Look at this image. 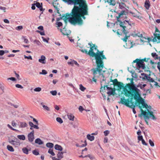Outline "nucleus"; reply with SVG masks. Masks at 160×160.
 Listing matches in <instances>:
<instances>
[{"mask_svg": "<svg viewBox=\"0 0 160 160\" xmlns=\"http://www.w3.org/2000/svg\"><path fill=\"white\" fill-rule=\"evenodd\" d=\"M35 142L39 145H41L43 144V142L39 138H37L35 140Z\"/></svg>", "mask_w": 160, "mask_h": 160, "instance_id": "obj_26", "label": "nucleus"}, {"mask_svg": "<svg viewBox=\"0 0 160 160\" xmlns=\"http://www.w3.org/2000/svg\"><path fill=\"white\" fill-rule=\"evenodd\" d=\"M30 150H28L27 148H23L22 149V151L23 152L26 154H28V151Z\"/></svg>", "mask_w": 160, "mask_h": 160, "instance_id": "obj_33", "label": "nucleus"}, {"mask_svg": "<svg viewBox=\"0 0 160 160\" xmlns=\"http://www.w3.org/2000/svg\"><path fill=\"white\" fill-rule=\"evenodd\" d=\"M48 152L51 154L52 156H54L55 155V154L53 151V150L51 149H49L48 151Z\"/></svg>", "mask_w": 160, "mask_h": 160, "instance_id": "obj_43", "label": "nucleus"}, {"mask_svg": "<svg viewBox=\"0 0 160 160\" xmlns=\"http://www.w3.org/2000/svg\"><path fill=\"white\" fill-rule=\"evenodd\" d=\"M79 110L81 112H82L83 110H84L82 106H80L78 108Z\"/></svg>", "mask_w": 160, "mask_h": 160, "instance_id": "obj_64", "label": "nucleus"}, {"mask_svg": "<svg viewBox=\"0 0 160 160\" xmlns=\"http://www.w3.org/2000/svg\"><path fill=\"white\" fill-rule=\"evenodd\" d=\"M47 73V71L45 70H42V72H39V74H43V75H45Z\"/></svg>", "mask_w": 160, "mask_h": 160, "instance_id": "obj_45", "label": "nucleus"}, {"mask_svg": "<svg viewBox=\"0 0 160 160\" xmlns=\"http://www.w3.org/2000/svg\"><path fill=\"white\" fill-rule=\"evenodd\" d=\"M118 87V91H120L122 89H123V88L125 86H124V84L122 82H119L116 85Z\"/></svg>", "mask_w": 160, "mask_h": 160, "instance_id": "obj_16", "label": "nucleus"}, {"mask_svg": "<svg viewBox=\"0 0 160 160\" xmlns=\"http://www.w3.org/2000/svg\"><path fill=\"white\" fill-rule=\"evenodd\" d=\"M129 80H130V83L126 84V85L125 86L123 89L125 88H128V89H129L133 87H136L134 85V82H133V79L132 78L131 79H130Z\"/></svg>", "mask_w": 160, "mask_h": 160, "instance_id": "obj_12", "label": "nucleus"}, {"mask_svg": "<svg viewBox=\"0 0 160 160\" xmlns=\"http://www.w3.org/2000/svg\"><path fill=\"white\" fill-rule=\"evenodd\" d=\"M63 152H59L57 154V157L59 159L62 158H63Z\"/></svg>", "mask_w": 160, "mask_h": 160, "instance_id": "obj_28", "label": "nucleus"}, {"mask_svg": "<svg viewBox=\"0 0 160 160\" xmlns=\"http://www.w3.org/2000/svg\"><path fill=\"white\" fill-rule=\"evenodd\" d=\"M55 149L56 150H58L60 151L62 150V148L60 145L58 144H56L54 146Z\"/></svg>", "mask_w": 160, "mask_h": 160, "instance_id": "obj_22", "label": "nucleus"}, {"mask_svg": "<svg viewBox=\"0 0 160 160\" xmlns=\"http://www.w3.org/2000/svg\"><path fill=\"white\" fill-rule=\"evenodd\" d=\"M15 86L17 88H22V89L23 88V87L22 85H21L20 84H16L15 85Z\"/></svg>", "mask_w": 160, "mask_h": 160, "instance_id": "obj_59", "label": "nucleus"}, {"mask_svg": "<svg viewBox=\"0 0 160 160\" xmlns=\"http://www.w3.org/2000/svg\"><path fill=\"white\" fill-rule=\"evenodd\" d=\"M151 55L154 59H158L159 58V57L158 56V55L155 52L152 53H151Z\"/></svg>", "mask_w": 160, "mask_h": 160, "instance_id": "obj_24", "label": "nucleus"}, {"mask_svg": "<svg viewBox=\"0 0 160 160\" xmlns=\"http://www.w3.org/2000/svg\"><path fill=\"white\" fill-rule=\"evenodd\" d=\"M142 76H143L144 77L142 78L143 79L145 80L147 79L148 77H149V76H148L146 74L142 73Z\"/></svg>", "mask_w": 160, "mask_h": 160, "instance_id": "obj_41", "label": "nucleus"}, {"mask_svg": "<svg viewBox=\"0 0 160 160\" xmlns=\"http://www.w3.org/2000/svg\"><path fill=\"white\" fill-rule=\"evenodd\" d=\"M17 137L21 140H24L25 139V137L24 135H18L17 136Z\"/></svg>", "mask_w": 160, "mask_h": 160, "instance_id": "obj_30", "label": "nucleus"}, {"mask_svg": "<svg viewBox=\"0 0 160 160\" xmlns=\"http://www.w3.org/2000/svg\"><path fill=\"white\" fill-rule=\"evenodd\" d=\"M8 80H11L12 81H15L16 80V78H15L13 77H11V78H8L7 79Z\"/></svg>", "mask_w": 160, "mask_h": 160, "instance_id": "obj_63", "label": "nucleus"}, {"mask_svg": "<svg viewBox=\"0 0 160 160\" xmlns=\"http://www.w3.org/2000/svg\"><path fill=\"white\" fill-rule=\"evenodd\" d=\"M103 51L100 52L98 49H97L95 56L96 61L98 63H99V64L104 63L102 61L103 59H106V58L103 54Z\"/></svg>", "mask_w": 160, "mask_h": 160, "instance_id": "obj_5", "label": "nucleus"}, {"mask_svg": "<svg viewBox=\"0 0 160 160\" xmlns=\"http://www.w3.org/2000/svg\"><path fill=\"white\" fill-rule=\"evenodd\" d=\"M46 146L48 148H52L53 147L54 145L52 143L48 142L46 144Z\"/></svg>", "mask_w": 160, "mask_h": 160, "instance_id": "obj_34", "label": "nucleus"}, {"mask_svg": "<svg viewBox=\"0 0 160 160\" xmlns=\"http://www.w3.org/2000/svg\"><path fill=\"white\" fill-rule=\"evenodd\" d=\"M56 24L57 25H58V27H59L61 26L62 25V23L59 22H56Z\"/></svg>", "mask_w": 160, "mask_h": 160, "instance_id": "obj_49", "label": "nucleus"}, {"mask_svg": "<svg viewBox=\"0 0 160 160\" xmlns=\"http://www.w3.org/2000/svg\"><path fill=\"white\" fill-rule=\"evenodd\" d=\"M8 142H9L12 145L15 146L17 142L15 141L14 140H12L11 139L9 138H8Z\"/></svg>", "mask_w": 160, "mask_h": 160, "instance_id": "obj_29", "label": "nucleus"}, {"mask_svg": "<svg viewBox=\"0 0 160 160\" xmlns=\"http://www.w3.org/2000/svg\"><path fill=\"white\" fill-rule=\"evenodd\" d=\"M79 86V89L81 91L83 92L86 89V88L84 87L82 84H80Z\"/></svg>", "mask_w": 160, "mask_h": 160, "instance_id": "obj_36", "label": "nucleus"}, {"mask_svg": "<svg viewBox=\"0 0 160 160\" xmlns=\"http://www.w3.org/2000/svg\"><path fill=\"white\" fill-rule=\"evenodd\" d=\"M22 39L24 40V42L25 43H28L29 42L28 39L25 38V37L24 36L22 37Z\"/></svg>", "mask_w": 160, "mask_h": 160, "instance_id": "obj_42", "label": "nucleus"}, {"mask_svg": "<svg viewBox=\"0 0 160 160\" xmlns=\"http://www.w3.org/2000/svg\"><path fill=\"white\" fill-rule=\"evenodd\" d=\"M34 90L36 92H40L41 90V88L39 87L36 88L34 89Z\"/></svg>", "mask_w": 160, "mask_h": 160, "instance_id": "obj_54", "label": "nucleus"}, {"mask_svg": "<svg viewBox=\"0 0 160 160\" xmlns=\"http://www.w3.org/2000/svg\"><path fill=\"white\" fill-rule=\"evenodd\" d=\"M119 101L118 102L119 104H121L132 109L133 113L135 114L136 112L135 108L138 107L140 109L141 113L139 115V117L143 116L145 119L151 118L153 120H156L157 118L154 115L153 110L154 111L150 105H148L145 103L144 101Z\"/></svg>", "mask_w": 160, "mask_h": 160, "instance_id": "obj_2", "label": "nucleus"}, {"mask_svg": "<svg viewBox=\"0 0 160 160\" xmlns=\"http://www.w3.org/2000/svg\"><path fill=\"white\" fill-rule=\"evenodd\" d=\"M45 59L46 58L45 56L42 55L41 57V58L39 59L38 61L42 63L45 64L46 63Z\"/></svg>", "mask_w": 160, "mask_h": 160, "instance_id": "obj_19", "label": "nucleus"}, {"mask_svg": "<svg viewBox=\"0 0 160 160\" xmlns=\"http://www.w3.org/2000/svg\"><path fill=\"white\" fill-rule=\"evenodd\" d=\"M111 81L113 82V85L114 86H116V84H117L119 82L118 81L117 79H115L113 80H111Z\"/></svg>", "mask_w": 160, "mask_h": 160, "instance_id": "obj_35", "label": "nucleus"}, {"mask_svg": "<svg viewBox=\"0 0 160 160\" xmlns=\"http://www.w3.org/2000/svg\"><path fill=\"white\" fill-rule=\"evenodd\" d=\"M154 37H152V39H151V40L153 42L155 43H160V32L157 28H155V33L154 34Z\"/></svg>", "mask_w": 160, "mask_h": 160, "instance_id": "obj_6", "label": "nucleus"}, {"mask_svg": "<svg viewBox=\"0 0 160 160\" xmlns=\"http://www.w3.org/2000/svg\"><path fill=\"white\" fill-rule=\"evenodd\" d=\"M68 118L69 120L72 121H73L74 118V115L71 113H68L67 114Z\"/></svg>", "mask_w": 160, "mask_h": 160, "instance_id": "obj_20", "label": "nucleus"}, {"mask_svg": "<svg viewBox=\"0 0 160 160\" xmlns=\"http://www.w3.org/2000/svg\"><path fill=\"white\" fill-rule=\"evenodd\" d=\"M150 5V2L149 1L146 0L145 1L144 4V6L148 10L149 9Z\"/></svg>", "mask_w": 160, "mask_h": 160, "instance_id": "obj_21", "label": "nucleus"}, {"mask_svg": "<svg viewBox=\"0 0 160 160\" xmlns=\"http://www.w3.org/2000/svg\"><path fill=\"white\" fill-rule=\"evenodd\" d=\"M72 12L71 13L69 14L68 13H67L66 14V15H63L62 17L60 18H57V22L58 21H59L60 19H62V18H63V19L65 21H66V20L69 19V21H70V18L72 17L71 15ZM70 22V21H69Z\"/></svg>", "mask_w": 160, "mask_h": 160, "instance_id": "obj_11", "label": "nucleus"}, {"mask_svg": "<svg viewBox=\"0 0 160 160\" xmlns=\"http://www.w3.org/2000/svg\"><path fill=\"white\" fill-rule=\"evenodd\" d=\"M68 64L71 65L72 66H73L74 64L78 66H79V64H78L77 62L74 60H71V61L68 62Z\"/></svg>", "mask_w": 160, "mask_h": 160, "instance_id": "obj_18", "label": "nucleus"}, {"mask_svg": "<svg viewBox=\"0 0 160 160\" xmlns=\"http://www.w3.org/2000/svg\"><path fill=\"white\" fill-rule=\"evenodd\" d=\"M105 1L109 3L110 5L114 6L116 4L115 0H105Z\"/></svg>", "mask_w": 160, "mask_h": 160, "instance_id": "obj_23", "label": "nucleus"}, {"mask_svg": "<svg viewBox=\"0 0 160 160\" xmlns=\"http://www.w3.org/2000/svg\"><path fill=\"white\" fill-rule=\"evenodd\" d=\"M57 121L59 122L60 124H61L63 122V121L62 119L58 117L56 118Z\"/></svg>", "mask_w": 160, "mask_h": 160, "instance_id": "obj_39", "label": "nucleus"}, {"mask_svg": "<svg viewBox=\"0 0 160 160\" xmlns=\"http://www.w3.org/2000/svg\"><path fill=\"white\" fill-rule=\"evenodd\" d=\"M87 137L88 139L90 141H92L94 139V137L93 136H91V135L88 134L87 135Z\"/></svg>", "mask_w": 160, "mask_h": 160, "instance_id": "obj_27", "label": "nucleus"}, {"mask_svg": "<svg viewBox=\"0 0 160 160\" xmlns=\"http://www.w3.org/2000/svg\"><path fill=\"white\" fill-rule=\"evenodd\" d=\"M20 127L21 128H25L28 126L27 124L25 122H20Z\"/></svg>", "mask_w": 160, "mask_h": 160, "instance_id": "obj_25", "label": "nucleus"}, {"mask_svg": "<svg viewBox=\"0 0 160 160\" xmlns=\"http://www.w3.org/2000/svg\"><path fill=\"white\" fill-rule=\"evenodd\" d=\"M34 131L33 130L31 132L29 133L28 135V141L30 142H32L33 141L34 138Z\"/></svg>", "mask_w": 160, "mask_h": 160, "instance_id": "obj_13", "label": "nucleus"}, {"mask_svg": "<svg viewBox=\"0 0 160 160\" xmlns=\"http://www.w3.org/2000/svg\"><path fill=\"white\" fill-rule=\"evenodd\" d=\"M135 36H137L139 38H142L143 35L142 33H141L140 32H138L135 34Z\"/></svg>", "mask_w": 160, "mask_h": 160, "instance_id": "obj_40", "label": "nucleus"}, {"mask_svg": "<svg viewBox=\"0 0 160 160\" xmlns=\"http://www.w3.org/2000/svg\"><path fill=\"white\" fill-rule=\"evenodd\" d=\"M128 44H130V47L129 48H131L133 47V45L132 44V43L130 41H128Z\"/></svg>", "mask_w": 160, "mask_h": 160, "instance_id": "obj_57", "label": "nucleus"}, {"mask_svg": "<svg viewBox=\"0 0 160 160\" xmlns=\"http://www.w3.org/2000/svg\"><path fill=\"white\" fill-rule=\"evenodd\" d=\"M35 5H36V7L38 8H41V6H42L40 3L39 2H37L35 4Z\"/></svg>", "mask_w": 160, "mask_h": 160, "instance_id": "obj_56", "label": "nucleus"}, {"mask_svg": "<svg viewBox=\"0 0 160 160\" xmlns=\"http://www.w3.org/2000/svg\"><path fill=\"white\" fill-rule=\"evenodd\" d=\"M152 83L150 84L151 86L153 87L154 86H158V83L156 82H155L154 80H153Z\"/></svg>", "mask_w": 160, "mask_h": 160, "instance_id": "obj_37", "label": "nucleus"}, {"mask_svg": "<svg viewBox=\"0 0 160 160\" xmlns=\"http://www.w3.org/2000/svg\"><path fill=\"white\" fill-rule=\"evenodd\" d=\"M138 139L139 141H142V140L143 139L142 136V135L138 136Z\"/></svg>", "mask_w": 160, "mask_h": 160, "instance_id": "obj_58", "label": "nucleus"}, {"mask_svg": "<svg viewBox=\"0 0 160 160\" xmlns=\"http://www.w3.org/2000/svg\"><path fill=\"white\" fill-rule=\"evenodd\" d=\"M24 58H25L28 59L32 60V58L31 56H27L26 55H24Z\"/></svg>", "mask_w": 160, "mask_h": 160, "instance_id": "obj_53", "label": "nucleus"}, {"mask_svg": "<svg viewBox=\"0 0 160 160\" xmlns=\"http://www.w3.org/2000/svg\"><path fill=\"white\" fill-rule=\"evenodd\" d=\"M8 103L11 105V106H13L15 108H17L18 107V104L14 105L12 104L11 103Z\"/></svg>", "mask_w": 160, "mask_h": 160, "instance_id": "obj_52", "label": "nucleus"}, {"mask_svg": "<svg viewBox=\"0 0 160 160\" xmlns=\"http://www.w3.org/2000/svg\"><path fill=\"white\" fill-rule=\"evenodd\" d=\"M65 2H67L68 4L72 5L73 0H64Z\"/></svg>", "mask_w": 160, "mask_h": 160, "instance_id": "obj_44", "label": "nucleus"}, {"mask_svg": "<svg viewBox=\"0 0 160 160\" xmlns=\"http://www.w3.org/2000/svg\"><path fill=\"white\" fill-rule=\"evenodd\" d=\"M32 152L33 154L35 155H38L39 154L38 152L36 150H33Z\"/></svg>", "mask_w": 160, "mask_h": 160, "instance_id": "obj_46", "label": "nucleus"}, {"mask_svg": "<svg viewBox=\"0 0 160 160\" xmlns=\"http://www.w3.org/2000/svg\"><path fill=\"white\" fill-rule=\"evenodd\" d=\"M50 93L52 95H55L57 94V92L56 91H52L50 92Z\"/></svg>", "mask_w": 160, "mask_h": 160, "instance_id": "obj_55", "label": "nucleus"}, {"mask_svg": "<svg viewBox=\"0 0 160 160\" xmlns=\"http://www.w3.org/2000/svg\"><path fill=\"white\" fill-rule=\"evenodd\" d=\"M106 88L107 90L109 91L108 92V94L109 95H114L115 94V89L114 88H109L108 87L107 85H104L103 87L102 86L101 89H102V91L104 90H105V88Z\"/></svg>", "mask_w": 160, "mask_h": 160, "instance_id": "obj_9", "label": "nucleus"}, {"mask_svg": "<svg viewBox=\"0 0 160 160\" xmlns=\"http://www.w3.org/2000/svg\"><path fill=\"white\" fill-rule=\"evenodd\" d=\"M110 133L109 131L108 130H106L104 132V133L105 136H107Z\"/></svg>", "mask_w": 160, "mask_h": 160, "instance_id": "obj_51", "label": "nucleus"}, {"mask_svg": "<svg viewBox=\"0 0 160 160\" xmlns=\"http://www.w3.org/2000/svg\"><path fill=\"white\" fill-rule=\"evenodd\" d=\"M43 108L45 110L48 111H49L50 110L49 108L47 106L45 105H43Z\"/></svg>", "mask_w": 160, "mask_h": 160, "instance_id": "obj_47", "label": "nucleus"}, {"mask_svg": "<svg viewBox=\"0 0 160 160\" xmlns=\"http://www.w3.org/2000/svg\"><path fill=\"white\" fill-rule=\"evenodd\" d=\"M88 45L90 47V49L88 52V55L92 57H94L95 56L96 53L94 52L93 50H97V46H96L95 44L88 43Z\"/></svg>", "mask_w": 160, "mask_h": 160, "instance_id": "obj_7", "label": "nucleus"}, {"mask_svg": "<svg viewBox=\"0 0 160 160\" xmlns=\"http://www.w3.org/2000/svg\"><path fill=\"white\" fill-rule=\"evenodd\" d=\"M7 149L8 151L12 152H13L14 151V149L12 146L9 145H8L7 146Z\"/></svg>", "mask_w": 160, "mask_h": 160, "instance_id": "obj_32", "label": "nucleus"}, {"mask_svg": "<svg viewBox=\"0 0 160 160\" xmlns=\"http://www.w3.org/2000/svg\"><path fill=\"white\" fill-rule=\"evenodd\" d=\"M133 62L134 63H136L137 65L139 67H140V66L142 64L143 62L142 59H136L135 60L133 61Z\"/></svg>", "mask_w": 160, "mask_h": 160, "instance_id": "obj_17", "label": "nucleus"}, {"mask_svg": "<svg viewBox=\"0 0 160 160\" xmlns=\"http://www.w3.org/2000/svg\"><path fill=\"white\" fill-rule=\"evenodd\" d=\"M129 12L131 14L133 17L139 19H141L142 18V17L140 16V13L135 8L134 9L133 11H130Z\"/></svg>", "mask_w": 160, "mask_h": 160, "instance_id": "obj_10", "label": "nucleus"}, {"mask_svg": "<svg viewBox=\"0 0 160 160\" xmlns=\"http://www.w3.org/2000/svg\"><path fill=\"white\" fill-rule=\"evenodd\" d=\"M60 31L62 34L64 35L68 36L69 35L71 32L70 30H67L65 28H63V29H61Z\"/></svg>", "mask_w": 160, "mask_h": 160, "instance_id": "obj_15", "label": "nucleus"}, {"mask_svg": "<svg viewBox=\"0 0 160 160\" xmlns=\"http://www.w3.org/2000/svg\"><path fill=\"white\" fill-rule=\"evenodd\" d=\"M150 82H153L154 80L152 78H151L149 76V77H148L147 79Z\"/></svg>", "mask_w": 160, "mask_h": 160, "instance_id": "obj_50", "label": "nucleus"}, {"mask_svg": "<svg viewBox=\"0 0 160 160\" xmlns=\"http://www.w3.org/2000/svg\"><path fill=\"white\" fill-rule=\"evenodd\" d=\"M119 24L120 26L122 28V32L125 35L123 40L124 41L126 42L128 38L129 37V35H128L127 34L129 33V31L132 27L131 25L129 23V22L127 21L120 22Z\"/></svg>", "mask_w": 160, "mask_h": 160, "instance_id": "obj_4", "label": "nucleus"}, {"mask_svg": "<svg viewBox=\"0 0 160 160\" xmlns=\"http://www.w3.org/2000/svg\"><path fill=\"white\" fill-rule=\"evenodd\" d=\"M149 142L152 147H153L154 146V144L153 142H152L151 140L149 139Z\"/></svg>", "mask_w": 160, "mask_h": 160, "instance_id": "obj_48", "label": "nucleus"}, {"mask_svg": "<svg viewBox=\"0 0 160 160\" xmlns=\"http://www.w3.org/2000/svg\"><path fill=\"white\" fill-rule=\"evenodd\" d=\"M33 42L34 44H36L38 46H41L42 45L41 42L38 40H34Z\"/></svg>", "mask_w": 160, "mask_h": 160, "instance_id": "obj_38", "label": "nucleus"}, {"mask_svg": "<svg viewBox=\"0 0 160 160\" xmlns=\"http://www.w3.org/2000/svg\"><path fill=\"white\" fill-rule=\"evenodd\" d=\"M125 88L123 89L124 95L128 97L127 99L121 98V100H144L141 96L140 90L137 87H133L128 89Z\"/></svg>", "mask_w": 160, "mask_h": 160, "instance_id": "obj_3", "label": "nucleus"}, {"mask_svg": "<svg viewBox=\"0 0 160 160\" xmlns=\"http://www.w3.org/2000/svg\"><path fill=\"white\" fill-rule=\"evenodd\" d=\"M72 5L74 6L72 10V17L70 22L73 24L81 25L83 24L82 18H85L84 16L88 14V6L85 0H73Z\"/></svg>", "mask_w": 160, "mask_h": 160, "instance_id": "obj_1", "label": "nucleus"}, {"mask_svg": "<svg viewBox=\"0 0 160 160\" xmlns=\"http://www.w3.org/2000/svg\"><path fill=\"white\" fill-rule=\"evenodd\" d=\"M81 51L82 52H83V53H85L86 54H87L88 55V51L86 49H82V50H81Z\"/></svg>", "mask_w": 160, "mask_h": 160, "instance_id": "obj_61", "label": "nucleus"}, {"mask_svg": "<svg viewBox=\"0 0 160 160\" xmlns=\"http://www.w3.org/2000/svg\"><path fill=\"white\" fill-rule=\"evenodd\" d=\"M119 6L120 8L122 9L125 8L126 7V4L122 2H121L119 3Z\"/></svg>", "mask_w": 160, "mask_h": 160, "instance_id": "obj_31", "label": "nucleus"}, {"mask_svg": "<svg viewBox=\"0 0 160 160\" xmlns=\"http://www.w3.org/2000/svg\"><path fill=\"white\" fill-rule=\"evenodd\" d=\"M22 28H23L22 26H18L16 28V29L17 30H20L22 29Z\"/></svg>", "mask_w": 160, "mask_h": 160, "instance_id": "obj_60", "label": "nucleus"}, {"mask_svg": "<svg viewBox=\"0 0 160 160\" xmlns=\"http://www.w3.org/2000/svg\"><path fill=\"white\" fill-rule=\"evenodd\" d=\"M96 62L97 64V68L96 69H93V74L94 75H95L97 74V71L100 72L104 67V63L99 64V63H98L96 61Z\"/></svg>", "mask_w": 160, "mask_h": 160, "instance_id": "obj_8", "label": "nucleus"}, {"mask_svg": "<svg viewBox=\"0 0 160 160\" xmlns=\"http://www.w3.org/2000/svg\"><path fill=\"white\" fill-rule=\"evenodd\" d=\"M142 60L143 62H147L149 60H150V58H144L142 59Z\"/></svg>", "mask_w": 160, "mask_h": 160, "instance_id": "obj_62", "label": "nucleus"}, {"mask_svg": "<svg viewBox=\"0 0 160 160\" xmlns=\"http://www.w3.org/2000/svg\"><path fill=\"white\" fill-rule=\"evenodd\" d=\"M126 12L124 10L122 11L120 13H119L118 15V16H117V20L118 22L120 23V22H121L120 20H119V18H124V15H126Z\"/></svg>", "mask_w": 160, "mask_h": 160, "instance_id": "obj_14", "label": "nucleus"}]
</instances>
